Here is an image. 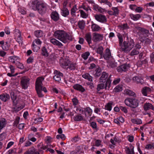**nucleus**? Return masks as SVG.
<instances>
[{
  "label": "nucleus",
  "mask_w": 154,
  "mask_h": 154,
  "mask_svg": "<svg viewBox=\"0 0 154 154\" xmlns=\"http://www.w3.org/2000/svg\"><path fill=\"white\" fill-rule=\"evenodd\" d=\"M56 38L63 42L65 43L67 42L69 40H71L72 38L71 35H69L67 33L63 30H57L54 33Z\"/></svg>",
  "instance_id": "obj_1"
},
{
  "label": "nucleus",
  "mask_w": 154,
  "mask_h": 154,
  "mask_svg": "<svg viewBox=\"0 0 154 154\" xmlns=\"http://www.w3.org/2000/svg\"><path fill=\"white\" fill-rule=\"evenodd\" d=\"M124 45H122L121 48L122 51L125 52H128L133 47L134 44L133 40L132 39L128 41H124Z\"/></svg>",
  "instance_id": "obj_2"
},
{
  "label": "nucleus",
  "mask_w": 154,
  "mask_h": 154,
  "mask_svg": "<svg viewBox=\"0 0 154 154\" xmlns=\"http://www.w3.org/2000/svg\"><path fill=\"white\" fill-rule=\"evenodd\" d=\"M111 83L110 77L109 78L105 85L104 83H100L97 85V89L98 91L104 88L106 90H109Z\"/></svg>",
  "instance_id": "obj_3"
},
{
  "label": "nucleus",
  "mask_w": 154,
  "mask_h": 154,
  "mask_svg": "<svg viewBox=\"0 0 154 154\" xmlns=\"http://www.w3.org/2000/svg\"><path fill=\"white\" fill-rule=\"evenodd\" d=\"M29 79L26 77H23L21 79V84L22 88L26 89L29 84Z\"/></svg>",
  "instance_id": "obj_4"
},
{
  "label": "nucleus",
  "mask_w": 154,
  "mask_h": 154,
  "mask_svg": "<svg viewBox=\"0 0 154 154\" xmlns=\"http://www.w3.org/2000/svg\"><path fill=\"white\" fill-rule=\"evenodd\" d=\"M109 75L108 73L105 72H103L102 74L100 77L99 79L100 82L105 83L106 82L107 79L111 77V75H110L108 77Z\"/></svg>",
  "instance_id": "obj_5"
},
{
  "label": "nucleus",
  "mask_w": 154,
  "mask_h": 154,
  "mask_svg": "<svg viewBox=\"0 0 154 154\" xmlns=\"http://www.w3.org/2000/svg\"><path fill=\"white\" fill-rule=\"evenodd\" d=\"M44 78L42 77H38L35 82V88H42L43 86L42 81Z\"/></svg>",
  "instance_id": "obj_6"
},
{
  "label": "nucleus",
  "mask_w": 154,
  "mask_h": 154,
  "mask_svg": "<svg viewBox=\"0 0 154 154\" xmlns=\"http://www.w3.org/2000/svg\"><path fill=\"white\" fill-rule=\"evenodd\" d=\"M37 10L41 14H42L45 13L46 11V6L44 4L40 3Z\"/></svg>",
  "instance_id": "obj_7"
},
{
  "label": "nucleus",
  "mask_w": 154,
  "mask_h": 154,
  "mask_svg": "<svg viewBox=\"0 0 154 154\" xmlns=\"http://www.w3.org/2000/svg\"><path fill=\"white\" fill-rule=\"evenodd\" d=\"M70 61L66 59L64 60L61 58L60 60V63L61 66L66 69H67V67L70 64Z\"/></svg>",
  "instance_id": "obj_8"
},
{
  "label": "nucleus",
  "mask_w": 154,
  "mask_h": 154,
  "mask_svg": "<svg viewBox=\"0 0 154 154\" xmlns=\"http://www.w3.org/2000/svg\"><path fill=\"white\" fill-rule=\"evenodd\" d=\"M103 38V35L96 33H94L92 40L94 42H97L102 40Z\"/></svg>",
  "instance_id": "obj_9"
},
{
  "label": "nucleus",
  "mask_w": 154,
  "mask_h": 154,
  "mask_svg": "<svg viewBox=\"0 0 154 154\" xmlns=\"http://www.w3.org/2000/svg\"><path fill=\"white\" fill-rule=\"evenodd\" d=\"M54 72L55 73L56 72L57 74L55 75L53 77L54 79L56 81L59 82L61 81V79L63 78V74L62 73L60 72H58L57 70H55Z\"/></svg>",
  "instance_id": "obj_10"
},
{
  "label": "nucleus",
  "mask_w": 154,
  "mask_h": 154,
  "mask_svg": "<svg viewBox=\"0 0 154 154\" xmlns=\"http://www.w3.org/2000/svg\"><path fill=\"white\" fill-rule=\"evenodd\" d=\"M95 17L96 20L100 22L104 23L106 21V18L104 15H97L95 16Z\"/></svg>",
  "instance_id": "obj_11"
},
{
  "label": "nucleus",
  "mask_w": 154,
  "mask_h": 154,
  "mask_svg": "<svg viewBox=\"0 0 154 154\" xmlns=\"http://www.w3.org/2000/svg\"><path fill=\"white\" fill-rule=\"evenodd\" d=\"M101 69L100 67L97 68L95 70H91L90 71L91 74H92L96 77H99L101 74Z\"/></svg>",
  "instance_id": "obj_12"
},
{
  "label": "nucleus",
  "mask_w": 154,
  "mask_h": 154,
  "mask_svg": "<svg viewBox=\"0 0 154 154\" xmlns=\"http://www.w3.org/2000/svg\"><path fill=\"white\" fill-rule=\"evenodd\" d=\"M138 100L134 98H131L130 107L132 108H135L138 105Z\"/></svg>",
  "instance_id": "obj_13"
},
{
  "label": "nucleus",
  "mask_w": 154,
  "mask_h": 154,
  "mask_svg": "<svg viewBox=\"0 0 154 154\" xmlns=\"http://www.w3.org/2000/svg\"><path fill=\"white\" fill-rule=\"evenodd\" d=\"M40 3L38 0H35L32 2L31 7L34 10H37Z\"/></svg>",
  "instance_id": "obj_14"
},
{
  "label": "nucleus",
  "mask_w": 154,
  "mask_h": 154,
  "mask_svg": "<svg viewBox=\"0 0 154 154\" xmlns=\"http://www.w3.org/2000/svg\"><path fill=\"white\" fill-rule=\"evenodd\" d=\"M51 16L52 19L55 21H57L59 19V14L56 11L52 12L51 15Z\"/></svg>",
  "instance_id": "obj_15"
},
{
  "label": "nucleus",
  "mask_w": 154,
  "mask_h": 154,
  "mask_svg": "<svg viewBox=\"0 0 154 154\" xmlns=\"http://www.w3.org/2000/svg\"><path fill=\"white\" fill-rule=\"evenodd\" d=\"M133 80L137 83L142 85L144 83L143 80L140 77L135 76L133 78Z\"/></svg>",
  "instance_id": "obj_16"
},
{
  "label": "nucleus",
  "mask_w": 154,
  "mask_h": 154,
  "mask_svg": "<svg viewBox=\"0 0 154 154\" xmlns=\"http://www.w3.org/2000/svg\"><path fill=\"white\" fill-rule=\"evenodd\" d=\"M143 107L145 111H147L150 109L154 110V107L151 103H145Z\"/></svg>",
  "instance_id": "obj_17"
},
{
  "label": "nucleus",
  "mask_w": 154,
  "mask_h": 154,
  "mask_svg": "<svg viewBox=\"0 0 154 154\" xmlns=\"http://www.w3.org/2000/svg\"><path fill=\"white\" fill-rule=\"evenodd\" d=\"M24 154H40L39 152L37 151L33 147L30 148L29 150L25 152Z\"/></svg>",
  "instance_id": "obj_18"
},
{
  "label": "nucleus",
  "mask_w": 154,
  "mask_h": 154,
  "mask_svg": "<svg viewBox=\"0 0 154 154\" xmlns=\"http://www.w3.org/2000/svg\"><path fill=\"white\" fill-rule=\"evenodd\" d=\"M10 98L9 95L6 93L0 95V99L4 102L10 99Z\"/></svg>",
  "instance_id": "obj_19"
},
{
  "label": "nucleus",
  "mask_w": 154,
  "mask_h": 154,
  "mask_svg": "<svg viewBox=\"0 0 154 154\" xmlns=\"http://www.w3.org/2000/svg\"><path fill=\"white\" fill-rule=\"evenodd\" d=\"M111 54L109 49L107 48L105 51V53L103 55V57L106 60H108L110 57Z\"/></svg>",
  "instance_id": "obj_20"
},
{
  "label": "nucleus",
  "mask_w": 154,
  "mask_h": 154,
  "mask_svg": "<svg viewBox=\"0 0 154 154\" xmlns=\"http://www.w3.org/2000/svg\"><path fill=\"white\" fill-rule=\"evenodd\" d=\"M74 89L75 90L79 91L81 92H84L85 91V89L81 85L78 84H76L74 85L73 87Z\"/></svg>",
  "instance_id": "obj_21"
},
{
  "label": "nucleus",
  "mask_w": 154,
  "mask_h": 154,
  "mask_svg": "<svg viewBox=\"0 0 154 154\" xmlns=\"http://www.w3.org/2000/svg\"><path fill=\"white\" fill-rule=\"evenodd\" d=\"M6 124V119L4 118L0 119V132L1 130L5 127Z\"/></svg>",
  "instance_id": "obj_22"
},
{
  "label": "nucleus",
  "mask_w": 154,
  "mask_h": 154,
  "mask_svg": "<svg viewBox=\"0 0 154 154\" xmlns=\"http://www.w3.org/2000/svg\"><path fill=\"white\" fill-rule=\"evenodd\" d=\"M91 29L93 31H98L100 29V27L98 25L94 23L93 21H92Z\"/></svg>",
  "instance_id": "obj_23"
},
{
  "label": "nucleus",
  "mask_w": 154,
  "mask_h": 154,
  "mask_svg": "<svg viewBox=\"0 0 154 154\" xmlns=\"http://www.w3.org/2000/svg\"><path fill=\"white\" fill-rule=\"evenodd\" d=\"M151 91V88L149 87H144L142 90V94L145 96H147V93L150 92Z\"/></svg>",
  "instance_id": "obj_24"
},
{
  "label": "nucleus",
  "mask_w": 154,
  "mask_h": 154,
  "mask_svg": "<svg viewBox=\"0 0 154 154\" xmlns=\"http://www.w3.org/2000/svg\"><path fill=\"white\" fill-rule=\"evenodd\" d=\"M50 42L54 45H57L60 47L63 46L62 44L55 39L53 38L51 40Z\"/></svg>",
  "instance_id": "obj_25"
},
{
  "label": "nucleus",
  "mask_w": 154,
  "mask_h": 154,
  "mask_svg": "<svg viewBox=\"0 0 154 154\" xmlns=\"http://www.w3.org/2000/svg\"><path fill=\"white\" fill-rule=\"evenodd\" d=\"M61 11H62L61 14L63 16L65 17L69 15V11L66 8H63Z\"/></svg>",
  "instance_id": "obj_26"
},
{
  "label": "nucleus",
  "mask_w": 154,
  "mask_h": 154,
  "mask_svg": "<svg viewBox=\"0 0 154 154\" xmlns=\"http://www.w3.org/2000/svg\"><path fill=\"white\" fill-rule=\"evenodd\" d=\"M32 49L34 52H37L40 48V45H38V46H37L35 45L34 42H32Z\"/></svg>",
  "instance_id": "obj_27"
},
{
  "label": "nucleus",
  "mask_w": 154,
  "mask_h": 154,
  "mask_svg": "<svg viewBox=\"0 0 154 154\" xmlns=\"http://www.w3.org/2000/svg\"><path fill=\"white\" fill-rule=\"evenodd\" d=\"M130 16L131 18L134 20H137L140 17V14H137L135 15L133 14H131Z\"/></svg>",
  "instance_id": "obj_28"
},
{
  "label": "nucleus",
  "mask_w": 154,
  "mask_h": 154,
  "mask_svg": "<svg viewBox=\"0 0 154 154\" xmlns=\"http://www.w3.org/2000/svg\"><path fill=\"white\" fill-rule=\"evenodd\" d=\"M85 21L83 20L79 21L78 22V26L79 28L81 29H83L85 27Z\"/></svg>",
  "instance_id": "obj_29"
},
{
  "label": "nucleus",
  "mask_w": 154,
  "mask_h": 154,
  "mask_svg": "<svg viewBox=\"0 0 154 154\" xmlns=\"http://www.w3.org/2000/svg\"><path fill=\"white\" fill-rule=\"evenodd\" d=\"M34 34L37 38H40L43 36V32L41 30L36 31L35 32Z\"/></svg>",
  "instance_id": "obj_30"
},
{
  "label": "nucleus",
  "mask_w": 154,
  "mask_h": 154,
  "mask_svg": "<svg viewBox=\"0 0 154 154\" xmlns=\"http://www.w3.org/2000/svg\"><path fill=\"white\" fill-rule=\"evenodd\" d=\"M42 55L45 57H48V53L47 49L45 47H43L42 49Z\"/></svg>",
  "instance_id": "obj_31"
},
{
  "label": "nucleus",
  "mask_w": 154,
  "mask_h": 154,
  "mask_svg": "<svg viewBox=\"0 0 154 154\" xmlns=\"http://www.w3.org/2000/svg\"><path fill=\"white\" fill-rule=\"evenodd\" d=\"M82 76L85 79H87L88 81H90L91 82L92 81V77L88 73H86L84 75H83Z\"/></svg>",
  "instance_id": "obj_32"
},
{
  "label": "nucleus",
  "mask_w": 154,
  "mask_h": 154,
  "mask_svg": "<svg viewBox=\"0 0 154 154\" xmlns=\"http://www.w3.org/2000/svg\"><path fill=\"white\" fill-rule=\"evenodd\" d=\"M20 120V118L19 116L16 117L14 122L13 124V125L14 127H17V125L19 124Z\"/></svg>",
  "instance_id": "obj_33"
},
{
  "label": "nucleus",
  "mask_w": 154,
  "mask_h": 154,
  "mask_svg": "<svg viewBox=\"0 0 154 154\" xmlns=\"http://www.w3.org/2000/svg\"><path fill=\"white\" fill-rule=\"evenodd\" d=\"M124 93L125 94L131 96H134L135 95V93L129 90H125Z\"/></svg>",
  "instance_id": "obj_34"
},
{
  "label": "nucleus",
  "mask_w": 154,
  "mask_h": 154,
  "mask_svg": "<svg viewBox=\"0 0 154 154\" xmlns=\"http://www.w3.org/2000/svg\"><path fill=\"white\" fill-rule=\"evenodd\" d=\"M132 148L131 150L129 147H127L126 150V154H135L134 150V147L132 146Z\"/></svg>",
  "instance_id": "obj_35"
},
{
  "label": "nucleus",
  "mask_w": 154,
  "mask_h": 154,
  "mask_svg": "<svg viewBox=\"0 0 154 154\" xmlns=\"http://www.w3.org/2000/svg\"><path fill=\"white\" fill-rule=\"evenodd\" d=\"M85 39L89 44L91 43V36L90 34H87L85 35Z\"/></svg>",
  "instance_id": "obj_36"
},
{
  "label": "nucleus",
  "mask_w": 154,
  "mask_h": 154,
  "mask_svg": "<svg viewBox=\"0 0 154 154\" xmlns=\"http://www.w3.org/2000/svg\"><path fill=\"white\" fill-rule=\"evenodd\" d=\"M113 103H109L105 106V109L109 111H111Z\"/></svg>",
  "instance_id": "obj_37"
},
{
  "label": "nucleus",
  "mask_w": 154,
  "mask_h": 154,
  "mask_svg": "<svg viewBox=\"0 0 154 154\" xmlns=\"http://www.w3.org/2000/svg\"><path fill=\"white\" fill-rule=\"evenodd\" d=\"M9 45L8 42H5V44L4 45L3 44V45L2 46V48L5 51L8 50L9 49Z\"/></svg>",
  "instance_id": "obj_38"
},
{
  "label": "nucleus",
  "mask_w": 154,
  "mask_h": 154,
  "mask_svg": "<svg viewBox=\"0 0 154 154\" xmlns=\"http://www.w3.org/2000/svg\"><path fill=\"white\" fill-rule=\"evenodd\" d=\"M112 10L113 11L114 15L117 16L119 14V10L117 7H112Z\"/></svg>",
  "instance_id": "obj_39"
},
{
  "label": "nucleus",
  "mask_w": 154,
  "mask_h": 154,
  "mask_svg": "<svg viewBox=\"0 0 154 154\" xmlns=\"http://www.w3.org/2000/svg\"><path fill=\"white\" fill-rule=\"evenodd\" d=\"M73 119L75 121H79L82 120L83 117L81 116L77 115L73 117Z\"/></svg>",
  "instance_id": "obj_40"
},
{
  "label": "nucleus",
  "mask_w": 154,
  "mask_h": 154,
  "mask_svg": "<svg viewBox=\"0 0 154 154\" xmlns=\"http://www.w3.org/2000/svg\"><path fill=\"white\" fill-rule=\"evenodd\" d=\"M18 38H17L16 41L19 43V44L21 43L22 42V38L21 36V33L20 32V31L18 30Z\"/></svg>",
  "instance_id": "obj_41"
},
{
  "label": "nucleus",
  "mask_w": 154,
  "mask_h": 154,
  "mask_svg": "<svg viewBox=\"0 0 154 154\" xmlns=\"http://www.w3.org/2000/svg\"><path fill=\"white\" fill-rule=\"evenodd\" d=\"M11 97L13 103H14V101L17 99V97L15 95V94L13 92H11Z\"/></svg>",
  "instance_id": "obj_42"
},
{
  "label": "nucleus",
  "mask_w": 154,
  "mask_h": 154,
  "mask_svg": "<svg viewBox=\"0 0 154 154\" xmlns=\"http://www.w3.org/2000/svg\"><path fill=\"white\" fill-rule=\"evenodd\" d=\"M131 121L133 123L138 125L142 123V121L140 119H132Z\"/></svg>",
  "instance_id": "obj_43"
},
{
  "label": "nucleus",
  "mask_w": 154,
  "mask_h": 154,
  "mask_svg": "<svg viewBox=\"0 0 154 154\" xmlns=\"http://www.w3.org/2000/svg\"><path fill=\"white\" fill-rule=\"evenodd\" d=\"M15 64L17 68L20 69H23L24 68L23 65L22 63H21L19 62H17Z\"/></svg>",
  "instance_id": "obj_44"
},
{
  "label": "nucleus",
  "mask_w": 154,
  "mask_h": 154,
  "mask_svg": "<svg viewBox=\"0 0 154 154\" xmlns=\"http://www.w3.org/2000/svg\"><path fill=\"white\" fill-rule=\"evenodd\" d=\"M90 55V53L89 52H86L82 54V56L84 60H86L88 56Z\"/></svg>",
  "instance_id": "obj_45"
},
{
  "label": "nucleus",
  "mask_w": 154,
  "mask_h": 154,
  "mask_svg": "<svg viewBox=\"0 0 154 154\" xmlns=\"http://www.w3.org/2000/svg\"><path fill=\"white\" fill-rule=\"evenodd\" d=\"M103 48L102 46H100L97 48V53L99 54H102L103 53Z\"/></svg>",
  "instance_id": "obj_46"
},
{
  "label": "nucleus",
  "mask_w": 154,
  "mask_h": 154,
  "mask_svg": "<svg viewBox=\"0 0 154 154\" xmlns=\"http://www.w3.org/2000/svg\"><path fill=\"white\" fill-rule=\"evenodd\" d=\"M118 36L119 41V45L120 46V48H121V46L123 41L122 36L121 34H119L118 35Z\"/></svg>",
  "instance_id": "obj_47"
},
{
  "label": "nucleus",
  "mask_w": 154,
  "mask_h": 154,
  "mask_svg": "<svg viewBox=\"0 0 154 154\" xmlns=\"http://www.w3.org/2000/svg\"><path fill=\"white\" fill-rule=\"evenodd\" d=\"M145 148L146 149H154V143H152L151 144L147 145L145 147Z\"/></svg>",
  "instance_id": "obj_48"
},
{
  "label": "nucleus",
  "mask_w": 154,
  "mask_h": 154,
  "mask_svg": "<svg viewBox=\"0 0 154 154\" xmlns=\"http://www.w3.org/2000/svg\"><path fill=\"white\" fill-rule=\"evenodd\" d=\"M75 64H69V66L67 67V69L69 68L70 70H74L75 69Z\"/></svg>",
  "instance_id": "obj_49"
},
{
  "label": "nucleus",
  "mask_w": 154,
  "mask_h": 154,
  "mask_svg": "<svg viewBox=\"0 0 154 154\" xmlns=\"http://www.w3.org/2000/svg\"><path fill=\"white\" fill-rule=\"evenodd\" d=\"M40 88H35L38 95L40 97H43V95L42 94L41 91L40 90Z\"/></svg>",
  "instance_id": "obj_50"
},
{
  "label": "nucleus",
  "mask_w": 154,
  "mask_h": 154,
  "mask_svg": "<svg viewBox=\"0 0 154 154\" xmlns=\"http://www.w3.org/2000/svg\"><path fill=\"white\" fill-rule=\"evenodd\" d=\"M79 11L80 12L81 16L82 17L84 18H86L88 17V15L83 10H80Z\"/></svg>",
  "instance_id": "obj_51"
},
{
  "label": "nucleus",
  "mask_w": 154,
  "mask_h": 154,
  "mask_svg": "<svg viewBox=\"0 0 154 154\" xmlns=\"http://www.w3.org/2000/svg\"><path fill=\"white\" fill-rule=\"evenodd\" d=\"M131 98H128L125 100V103L127 106H130L131 102Z\"/></svg>",
  "instance_id": "obj_52"
},
{
  "label": "nucleus",
  "mask_w": 154,
  "mask_h": 154,
  "mask_svg": "<svg viewBox=\"0 0 154 154\" xmlns=\"http://www.w3.org/2000/svg\"><path fill=\"white\" fill-rule=\"evenodd\" d=\"M140 52L137 50L134 49L131 53L130 55L131 56H133L134 55L138 54Z\"/></svg>",
  "instance_id": "obj_53"
},
{
  "label": "nucleus",
  "mask_w": 154,
  "mask_h": 154,
  "mask_svg": "<svg viewBox=\"0 0 154 154\" xmlns=\"http://www.w3.org/2000/svg\"><path fill=\"white\" fill-rule=\"evenodd\" d=\"M122 90V87L119 86H117L114 88V91L116 92H119Z\"/></svg>",
  "instance_id": "obj_54"
},
{
  "label": "nucleus",
  "mask_w": 154,
  "mask_h": 154,
  "mask_svg": "<svg viewBox=\"0 0 154 154\" xmlns=\"http://www.w3.org/2000/svg\"><path fill=\"white\" fill-rule=\"evenodd\" d=\"M121 66L123 70V71H125L129 67V64H124Z\"/></svg>",
  "instance_id": "obj_55"
},
{
  "label": "nucleus",
  "mask_w": 154,
  "mask_h": 154,
  "mask_svg": "<svg viewBox=\"0 0 154 154\" xmlns=\"http://www.w3.org/2000/svg\"><path fill=\"white\" fill-rule=\"evenodd\" d=\"M65 136L64 134H61L60 135H57L56 138L59 139L60 138H61L63 140H64L65 139Z\"/></svg>",
  "instance_id": "obj_56"
},
{
  "label": "nucleus",
  "mask_w": 154,
  "mask_h": 154,
  "mask_svg": "<svg viewBox=\"0 0 154 154\" xmlns=\"http://www.w3.org/2000/svg\"><path fill=\"white\" fill-rule=\"evenodd\" d=\"M85 111L88 112L89 116L91 115V113L92 112V109L89 107H87L85 109Z\"/></svg>",
  "instance_id": "obj_57"
},
{
  "label": "nucleus",
  "mask_w": 154,
  "mask_h": 154,
  "mask_svg": "<svg viewBox=\"0 0 154 154\" xmlns=\"http://www.w3.org/2000/svg\"><path fill=\"white\" fill-rule=\"evenodd\" d=\"M33 42H34L35 43H36L37 45H40L42 44V42L38 38H37L35 39V41H34Z\"/></svg>",
  "instance_id": "obj_58"
},
{
  "label": "nucleus",
  "mask_w": 154,
  "mask_h": 154,
  "mask_svg": "<svg viewBox=\"0 0 154 154\" xmlns=\"http://www.w3.org/2000/svg\"><path fill=\"white\" fill-rule=\"evenodd\" d=\"M34 120L35 121L36 123L37 122H41L42 121L43 119L40 117H39L38 118L35 119H34Z\"/></svg>",
  "instance_id": "obj_59"
},
{
  "label": "nucleus",
  "mask_w": 154,
  "mask_h": 154,
  "mask_svg": "<svg viewBox=\"0 0 154 154\" xmlns=\"http://www.w3.org/2000/svg\"><path fill=\"white\" fill-rule=\"evenodd\" d=\"M72 101L74 105L75 106L78 104V101L77 99L75 98H74L72 99Z\"/></svg>",
  "instance_id": "obj_60"
},
{
  "label": "nucleus",
  "mask_w": 154,
  "mask_h": 154,
  "mask_svg": "<svg viewBox=\"0 0 154 154\" xmlns=\"http://www.w3.org/2000/svg\"><path fill=\"white\" fill-rule=\"evenodd\" d=\"M6 134L5 133H2L0 134V141L2 140L5 138Z\"/></svg>",
  "instance_id": "obj_61"
},
{
  "label": "nucleus",
  "mask_w": 154,
  "mask_h": 154,
  "mask_svg": "<svg viewBox=\"0 0 154 154\" xmlns=\"http://www.w3.org/2000/svg\"><path fill=\"white\" fill-rule=\"evenodd\" d=\"M91 126L93 128L96 129L97 128L96 123L94 122H92L91 124Z\"/></svg>",
  "instance_id": "obj_62"
},
{
  "label": "nucleus",
  "mask_w": 154,
  "mask_h": 154,
  "mask_svg": "<svg viewBox=\"0 0 154 154\" xmlns=\"http://www.w3.org/2000/svg\"><path fill=\"white\" fill-rule=\"evenodd\" d=\"M151 62L153 63L154 62V52H153L150 55Z\"/></svg>",
  "instance_id": "obj_63"
},
{
  "label": "nucleus",
  "mask_w": 154,
  "mask_h": 154,
  "mask_svg": "<svg viewBox=\"0 0 154 154\" xmlns=\"http://www.w3.org/2000/svg\"><path fill=\"white\" fill-rule=\"evenodd\" d=\"M143 10V8L140 7H137L135 10L136 11L139 13H140L142 12Z\"/></svg>",
  "instance_id": "obj_64"
}]
</instances>
